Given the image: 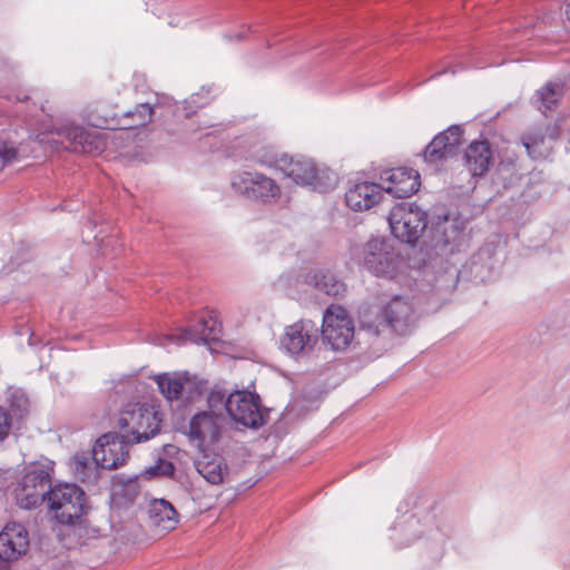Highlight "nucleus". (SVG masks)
<instances>
[{
  "instance_id": "26",
  "label": "nucleus",
  "mask_w": 570,
  "mask_h": 570,
  "mask_svg": "<svg viewBox=\"0 0 570 570\" xmlns=\"http://www.w3.org/2000/svg\"><path fill=\"white\" fill-rule=\"evenodd\" d=\"M528 155L533 159L546 158L551 153V146L546 141L542 129H532L525 132L521 138Z\"/></svg>"
},
{
  "instance_id": "16",
  "label": "nucleus",
  "mask_w": 570,
  "mask_h": 570,
  "mask_svg": "<svg viewBox=\"0 0 570 570\" xmlns=\"http://www.w3.org/2000/svg\"><path fill=\"white\" fill-rule=\"evenodd\" d=\"M384 323L397 334H405L415 322V313L407 297L395 295L381 309Z\"/></svg>"
},
{
  "instance_id": "10",
  "label": "nucleus",
  "mask_w": 570,
  "mask_h": 570,
  "mask_svg": "<svg viewBox=\"0 0 570 570\" xmlns=\"http://www.w3.org/2000/svg\"><path fill=\"white\" fill-rule=\"evenodd\" d=\"M132 444L120 433L101 435L92 448V460L101 469L112 470L124 465L129 458V445Z\"/></svg>"
},
{
  "instance_id": "34",
  "label": "nucleus",
  "mask_w": 570,
  "mask_h": 570,
  "mask_svg": "<svg viewBox=\"0 0 570 570\" xmlns=\"http://www.w3.org/2000/svg\"><path fill=\"white\" fill-rule=\"evenodd\" d=\"M125 487L128 491L129 500L132 501L137 495V483L134 480H128Z\"/></svg>"
},
{
  "instance_id": "3",
  "label": "nucleus",
  "mask_w": 570,
  "mask_h": 570,
  "mask_svg": "<svg viewBox=\"0 0 570 570\" xmlns=\"http://www.w3.org/2000/svg\"><path fill=\"white\" fill-rule=\"evenodd\" d=\"M47 502L55 518L65 524L72 523L87 511L86 494L73 483L57 484L48 490Z\"/></svg>"
},
{
  "instance_id": "6",
  "label": "nucleus",
  "mask_w": 570,
  "mask_h": 570,
  "mask_svg": "<svg viewBox=\"0 0 570 570\" xmlns=\"http://www.w3.org/2000/svg\"><path fill=\"white\" fill-rule=\"evenodd\" d=\"M365 267L379 277L392 279L401 272L403 262L393 245L384 239H371L363 249Z\"/></svg>"
},
{
  "instance_id": "33",
  "label": "nucleus",
  "mask_w": 570,
  "mask_h": 570,
  "mask_svg": "<svg viewBox=\"0 0 570 570\" xmlns=\"http://www.w3.org/2000/svg\"><path fill=\"white\" fill-rule=\"evenodd\" d=\"M17 157V149L12 146L3 145L0 147V159L3 164L10 163Z\"/></svg>"
},
{
  "instance_id": "32",
  "label": "nucleus",
  "mask_w": 570,
  "mask_h": 570,
  "mask_svg": "<svg viewBox=\"0 0 570 570\" xmlns=\"http://www.w3.org/2000/svg\"><path fill=\"white\" fill-rule=\"evenodd\" d=\"M207 401L209 406V411H207L208 413L223 414V410H226L227 399L225 400V394L222 393L220 391H212L208 395Z\"/></svg>"
},
{
  "instance_id": "11",
  "label": "nucleus",
  "mask_w": 570,
  "mask_h": 570,
  "mask_svg": "<svg viewBox=\"0 0 570 570\" xmlns=\"http://www.w3.org/2000/svg\"><path fill=\"white\" fill-rule=\"evenodd\" d=\"M226 411L236 423L245 428L257 429L265 422L258 397L249 392L237 391L229 394Z\"/></svg>"
},
{
  "instance_id": "4",
  "label": "nucleus",
  "mask_w": 570,
  "mask_h": 570,
  "mask_svg": "<svg viewBox=\"0 0 570 570\" xmlns=\"http://www.w3.org/2000/svg\"><path fill=\"white\" fill-rule=\"evenodd\" d=\"M52 463L32 464L14 488L17 504L22 509H32L47 500L50 487Z\"/></svg>"
},
{
  "instance_id": "13",
  "label": "nucleus",
  "mask_w": 570,
  "mask_h": 570,
  "mask_svg": "<svg viewBox=\"0 0 570 570\" xmlns=\"http://www.w3.org/2000/svg\"><path fill=\"white\" fill-rule=\"evenodd\" d=\"M318 340V328L309 320H301L286 327L282 346L292 355L306 354Z\"/></svg>"
},
{
  "instance_id": "21",
  "label": "nucleus",
  "mask_w": 570,
  "mask_h": 570,
  "mask_svg": "<svg viewBox=\"0 0 570 570\" xmlns=\"http://www.w3.org/2000/svg\"><path fill=\"white\" fill-rule=\"evenodd\" d=\"M382 197L381 185L372 181L356 183L345 193L346 205L354 212L370 210L380 204Z\"/></svg>"
},
{
  "instance_id": "31",
  "label": "nucleus",
  "mask_w": 570,
  "mask_h": 570,
  "mask_svg": "<svg viewBox=\"0 0 570 570\" xmlns=\"http://www.w3.org/2000/svg\"><path fill=\"white\" fill-rule=\"evenodd\" d=\"M255 160L257 164L265 167H274L281 170V156L272 149H265L255 155Z\"/></svg>"
},
{
  "instance_id": "17",
  "label": "nucleus",
  "mask_w": 570,
  "mask_h": 570,
  "mask_svg": "<svg viewBox=\"0 0 570 570\" xmlns=\"http://www.w3.org/2000/svg\"><path fill=\"white\" fill-rule=\"evenodd\" d=\"M218 325L212 317L200 318L193 327L180 330L175 334L161 335L157 338V344L167 346L168 344H184L193 342L195 344L208 343L209 341L217 340Z\"/></svg>"
},
{
  "instance_id": "29",
  "label": "nucleus",
  "mask_w": 570,
  "mask_h": 570,
  "mask_svg": "<svg viewBox=\"0 0 570 570\" xmlns=\"http://www.w3.org/2000/svg\"><path fill=\"white\" fill-rule=\"evenodd\" d=\"M315 286L331 296L341 295L345 291L343 283L326 274L315 275Z\"/></svg>"
},
{
  "instance_id": "22",
  "label": "nucleus",
  "mask_w": 570,
  "mask_h": 570,
  "mask_svg": "<svg viewBox=\"0 0 570 570\" xmlns=\"http://www.w3.org/2000/svg\"><path fill=\"white\" fill-rule=\"evenodd\" d=\"M178 512L165 499H154L148 505L150 524L160 531H171L178 523Z\"/></svg>"
},
{
  "instance_id": "25",
  "label": "nucleus",
  "mask_w": 570,
  "mask_h": 570,
  "mask_svg": "<svg viewBox=\"0 0 570 570\" xmlns=\"http://www.w3.org/2000/svg\"><path fill=\"white\" fill-rule=\"evenodd\" d=\"M161 394L169 401L178 400L189 383V379L180 373H164L155 376Z\"/></svg>"
},
{
  "instance_id": "5",
  "label": "nucleus",
  "mask_w": 570,
  "mask_h": 570,
  "mask_svg": "<svg viewBox=\"0 0 570 570\" xmlns=\"http://www.w3.org/2000/svg\"><path fill=\"white\" fill-rule=\"evenodd\" d=\"M389 225L397 239L412 244L426 228V213L415 204L402 203L391 210Z\"/></svg>"
},
{
  "instance_id": "24",
  "label": "nucleus",
  "mask_w": 570,
  "mask_h": 570,
  "mask_svg": "<svg viewBox=\"0 0 570 570\" xmlns=\"http://www.w3.org/2000/svg\"><path fill=\"white\" fill-rule=\"evenodd\" d=\"M202 455L195 461L197 472L210 484H219L224 481L227 466L218 454H210L202 450Z\"/></svg>"
},
{
  "instance_id": "30",
  "label": "nucleus",
  "mask_w": 570,
  "mask_h": 570,
  "mask_svg": "<svg viewBox=\"0 0 570 570\" xmlns=\"http://www.w3.org/2000/svg\"><path fill=\"white\" fill-rule=\"evenodd\" d=\"M174 471H175V466L174 464L168 461V460H164V459H159L155 465L153 466H149L145 473L153 478V476H170L174 474Z\"/></svg>"
},
{
  "instance_id": "1",
  "label": "nucleus",
  "mask_w": 570,
  "mask_h": 570,
  "mask_svg": "<svg viewBox=\"0 0 570 570\" xmlns=\"http://www.w3.org/2000/svg\"><path fill=\"white\" fill-rule=\"evenodd\" d=\"M160 421L154 406L137 403L120 412L118 426L124 438L134 444L154 438L160 430Z\"/></svg>"
},
{
  "instance_id": "28",
  "label": "nucleus",
  "mask_w": 570,
  "mask_h": 570,
  "mask_svg": "<svg viewBox=\"0 0 570 570\" xmlns=\"http://www.w3.org/2000/svg\"><path fill=\"white\" fill-rule=\"evenodd\" d=\"M99 465L85 454H77L72 458V470L75 476L88 483H96L99 478Z\"/></svg>"
},
{
  "instance_id": "8",
  "label": "nucleus",
  "mask_w": 570,
  "mask_h": 570,
  "mask_svg": "<svg viewBox=\"0 0 570 570\" xmlns=\"http://www.w3.org/2000/svg\"><path fill=\"white\" fill-rule=\"evenodd\" d=\"M354 336L353 322L345 308L331 305L324 316L322 337L333 350H345Z\"/></svg>"
},
{
  "instance_id": "9",
  "label": "nucleus",
  "mask_w": 570,
  "mask_h": 570,
  "mask_svg": "<svg viewBox=\"0 0 570 570\" xmlns=\"http://www.w3.org/2000/svg\"><path fill=\"white\" fill-rule=\"evenodd\" d=\"M235 191L249 199L268 203L281 196V188L276 181L258 171H242L232 178Z\"/></svg>"
},
{
  "instance_id": "12",
  "label": "nucleus",
  "mask_w": 570,
  "mask_h": 570,
  "mask_svg": "<svg viewBox=\"0 0 570 570\" xmlns=\"http://www.w3.org/2000/svg\"><path fill=\"white\" fill-rule=\"evenodd\" d=\"M224 423L225 416L222 413H197L189 422L188 436L199 450H204L218 441Z\"/></svg>"
},
{
  "instance_id": "35",
  "label": "nucleus",
  "mask_w": 570,
  "mask_h": 570,
  "mask_svg": "<svg viewBox=\"0 0 570 570\" xmlns=\"http://www.w3.org/2000/svg\"><path fill=\"white\" fill-rule=\"evenodd\" d=\"M446 72H451L452 75H455V70H450V69H443L439 72H436L434 76H440V75H443V73H446Z\"/></svg>"
},
{
  "instance_id": "27",
  "label": "nucleus",
  "mask_w": 570,
  "mask_h": 570,
  "mask_svg": "<svg viewBox=\"0 0 570 570\" xmlns=\"http://www.w3.org/2000/svg\"><path fill=\"white\" fill-rule=\"evenodd\" d=\"M562 95L563 86L550 81L534 94L532 102L539 110H551L557 106Z\"/></svg>"
},
{
  "instance_id": "23",
  "label": "nucleus",
  "mask_w": 570,
  "mask_h": 570,
  "mask_svg": "<svg viewBox=\"0 0 570 570\" xmlns=\"http://www.w3.org/2000/svg\"><path fill=\"white\" fill-rule=\"evenodd\" d=\"M465 164L473 176L484 175L492 160V151L488 141H473L465 150Z\"/></svg>"
},
{
  "instance_id": "14",
  "label": "nucleus",
  "mask_w": 570,
  "mask_h": 570,
  "mask_svg": "<svg viewBox=\"0 0 570 570\" xmlns=\"http://www.w3.org/2000/svg\"><path fill=\"white\" fill-rule=\"evenodd\" d=\"M383 191L396 198H406L419 190L420 175L412 168L399 167L384 170L381 176Z\"/></svg>"
},
{
  "instance_id": "19",
  "label": "nucleus",
  "mask_w": 570,
  "mask_h": 570,
  "mask_svg": "<svg viewBox=\"0 0 570 570\" xmlns=\"http://www.w3.org/2000/svg\"><path fill=\"white\" fill-rule=\"evenodd\" d=\"M66 149L81 154H95L102 150L101 140L82 127L65 125L55 129Z\"/></svg>"
},
{
  "instance_id": "37",
  "label": "nucleus",
  "mask_w": 570,
  "mask_h": 570,
  "mask_svg": "<svg viewBox=\"0 0 570 570\" xmlns=\"http://www.w3.org/2000/svg\"><path fill=\"white\" fill-rule=\"evenodd\" d=\"M129 134L127 131H120L119 132V138H122L124 136H128Z\"/></svg>"
},
{
  "instance_id": "7",
  "label": "nucleus",
  "mask_w": 570,
  "mask_h": 570,
  "mask_svg": "<svg viewBox=\"0 0 570 570\" xmlns=\"http://www.w3.org/2000/svg\"><path fill=\"white\" fill-rule=\"evenodd\" d=\"M154 115V108L149 104H139L134 110L124 114L121 119L107 112L104 105H97L89 114V124L96 128L105 129H132L148 125Z\"/></svg>"
},
{
  "instance_id": "15",
  "label": "nucleus",
  "mask_w": 570,
  "mask_h": 570,
  "mask_svg": "<svg viewBox=\"0 0 570 570\" xmlns=\"http://www.w3.org/2000/svg\"><path fill=\"white\" fill-rule=\"evenodd\" d=\"M29 409V401L19 389L9 387L0 400V442L4 441L13 423L21 420Z\"/></svg>"
},
{
  "instance_id": "36",
  "label": "nucleus",
  "mask_w": 570,
  "mask_h": 570,
  "mask_svg": "<svg viewBox=\"0 0 570 570\" xmlns=\"http://www.w3.org/2000/svg\"><path fill=\"white\" fill-rule=\"evenodd\" d=\"M566 14L568 20L570 21V1L567 3Z\"/></svg>"
},
{
  "instance_id": "2",
  "label": "nucleus",
  "mask_w": 570,
  "mask_h": 570,
  "mask_svg": "<svg viewBox=\"0 0 570 570\" xmlns=\"http://www.w3.org/2000/svg\"><path fill=\"white\" fill-rule=\"evenodd\" d=\"M281 171L295 184L308 186L318 193H326L336 185V177L327 169H320L306 157L281 156Z\"/></svg>"
},
{
  "instance_id": "20",
  "label": "nucleus",
  "mask_w": 570,
  "mask_h": 570,
  "mask_svg": "<svg viewBox=\"0 0 570 570\" xmlns=\"http://www.w3.org/2000/svg\"><path fill=\"white\" fill-rule=\"evenodd\" d=\"M463 129L459 125L450 126L446 130L436 135L425 147L424 159L431 164H438L451 157L461 144Z\"/></svg>"
},
{
  "instance_id": "18",
  "label": "nucleus",
  "mask_w": 570,
  "mask_h": 570,
  "mask_svg": "<svg viewBox=\"0 0 570 570\" xmlns=\"http://www.w3.org/2000/svg\"><path fill=\"white\" fill-rule=\"evenodd\" d=\"M29 548L26 528L17 522H9L0 532V559L11 562L22 557Z\"/></svg>"
}]
</instances>
